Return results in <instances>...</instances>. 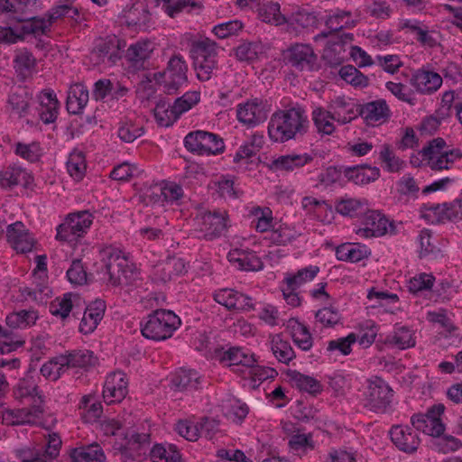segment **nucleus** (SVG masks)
Wrapping results in <instances>:
<instances>
[{"instance_id":"obj_1","label":"nucleus","mask_w":462,"mask_h":462,"mask_svg":"<svg viewBox=\"0 0 462 462\" xmlns=\"http://www.w3.org/2000/svg\"><path fill=\"white\" fill-rule=\"evenodd\" d=\"M308 124L304 111L300 108L280 110L270 118L268 135L274 143H285L305 133Z\"/></svg>"},{"instance_id":"obj_2","label":"nucleus","mask_w":462,"mask_h":462,"mask_svg":"<svg viewBox=\"0 0 462 462\" xmlns=\"http://www.w3.org/2000/svg\"><path fill=\"white\" fill-rule=\"evenodd\" d=\"M180 324V319L173 311L160 309L141 323V332L148 339L162 341L170 338Z\"/></svg>"},{"instance_id":"obj_3","label":"nucleus","mask_w":462,"mask_h":462,"mask_svg":"<svg viewBox=\"0 0 462 462\" xmlns=\"http://www.w3.org/2000/svg\"><path fill=\"white\" fill-rule=\"evenodd\" d=\"M420 153L427 166L436 171L451 169L462 158V152L457 148H448L442 138L433 139Z\"/></svg>"},{"instance_id":"obj_4","label":"nucleus","mask_w":462,"mask_h":462,"mask_svg":"<svg viewBox=\"0 0 462 462\" xmlns=\"http://www.w3.org/2000/svg\"><path fill=\"white\" fill-rule=\"evenodd\" d=\"M190 56L198 79L208 80L217 69L216 44L208 39L194 41L190 48Z\"/></svg>"},{"instance_id":"obj_5","label":"nucleus","mask_w":462,"mask_h":462,"mask_svg":"<svg viewBox=\"0 0 462 462\" xmlns=\"http://www.w3.org/2000/svg\"><path fill=\"white\" fill-rule=\"evenodd\" d=\"M354 232L362 239H370L385 235H394L396 226L382 212L368 209L362 217L360 224L355 227Z\"/></svg>"},{"instance_id":"obj_6","label":"nucleus","mask_w":462,"mask_h":462,"mask_svg":"<svg viewBox=\"0 0 462 462\" xmlns=\"http://www.w3.org/2000/svg\"><path fill=\"white\" fill-rule=\"evenodd\" d=\"M188 65L180 54L173 55L163 72L155 73L154 80L163 85L164 90L172 94L188 82Z\"/></svg>"},{"instance_id":"obj_7","label":"nucleus","mask_w":462,"mask_h":462,"mask_svg":"<svg viewBox=\"0 0 462 462\" xmlns=\"http://www.w3.org/2000/svg\"><path fill=\"white\" fill-rule=\"evenodd\" d=\"M330 37L322 53V58L331 66H338L346 60L347 51L354 41L352 33L334 34L321 32L314 37L315 42Z\"/></svg>"},{"instance_id":"obj_8","label":"nucleus","mask_w":462,"mask_h":462,"mask_svg":"<svg viewBox=\"0 0 462 462\" xmlns=\"http://www.w3.org/2000/svg\"><path fill=\"white\" fill-rule=\"evenodd\" d=\"M184 145L198 155L217 154L225 148L223 140L217 134L200 130L189 133L184 138Z\"/></svg>"},{"instance_id":"obj_9","label":"nucleus","mask_w":462,"mask_h":462,"mask_svg":"<svg viewBox=\"0 0 462 462\" xmlns=\"http://www.w3.org/2000/svg\"><path fill=\"white\" fill-rule=\"evenodd\" d=\"M105 256L100 279L116 286L121 283L123 278L127 277L130 271L129 261L120 251L114 249L105 252Z\"/></svg>"},{"instance_id":"obj_10","label":"nucleus","mask_w":462,"mask_h":462,"mask_svg":"<svg viewBox=\"0 0 462 462\" xmlns=\"http://www.w3.org/2000/svg\"><path fill=\"white\" fill-rule=\"evenodd\" d=\"M92 222L93 217L88 211L71 213L58 226L56 237L66 242L76 241L87 233Z\"/></svg>"},{"instance_id":"obj_11","label":"nucleus","mask_w":462,"mask_h":462,"mask_svg":"<svg viewBox=\"0 0 462 462\" xmlns=\"http://www.w3.org/2000/svg\"><path fill=\"white\" fill-rule=\"evenodd\" d=\"M444 411V404L436 403L430 407L426 413L414 414L411 418V422L416 430L429 436L439 437L445 431V424L442 421Z\"/></svg>"},{"instance_id":"obj_12","label":"nucleus","mask_w":462,"mask_h":462,"mask_svg":"<svg viewBox=\"0 0 462 462\" xmlns=\"http://www.w3.org/2000/svg\"><path fill=\"white\" fill-rule=\"evenodd\" d=\"M283 57L299 71H313L318 68V56L310 44H293L284 51Z\"/></svg>"},{"instance_id":"obj_13","label":"nucleus","mask_w":462,"mask_h":462,"mask_svg":"<svg viewBox=\"0 0 462 462\" xmlns=\"http://www.w3.org/2000/svg\"><path fill=\"white\" fill-rule=\"evenodd\" d=\"M197 229L206 239H214L223 234L227 227L226 211H201L194 219Z\"/></svg>"},{"instance_id":"obj_14","label":"nucleus","mask_w":462,"mask_h":462,"mask_svg":"<svg viewBox=\"0 0 462 462\" xmlns=\"http://www.w3.org/2000/svg\"><path fill=\"white\" fill-rule=\"evenodd\" d=\"M259 360V357L252 351L242 347H231L225 351L220 358V362L226 366L231 367L235 373L246 377V374Z\"/></svg>"},{"instance_id":"obj_15","label":"nucleus","mask_w":462,"mask_h":462,"mask_svg":"<svg viewBox=\"0 0 462 462\" xmlns=\"http://www.w3.org/2000/svg\"><path fill=\"white\" fill-rule=\"evenodd\" d=\"M267 116L265 105L258 98L249 99L236 106L237 120L247 128L262 124L266 120Z\"/></svg>"},{"instance_id":"obj_16","label":"nucleus","mask_w":462,"mask_h":462,"mask_svg":"<svg viewBox=\"0 0 462 462\" xmlns=\"http://www.w3.org/2000/svg\"><path fill=\"white\" fill-rule=\"evenodd\" d=\"M128 393V378L122 371L108 374L103 386V399L106 404L121 402Z\"/></svg>"},{"instance_id":"obj_17","label":"nucleus","mask_w":462,"mask_h":462,"mask_svg":"<svg viewBox=\"0 0 462 462\" xmlns=\"http://www.w3.org/2000/svg\"><path fill=\"white\" fill-rule=\"evenodd\" d=\"M443 79L438 72L429 67L415 70L410 79L411 86L421 95H432L442 86Z\"/></svg>"},{"instance_id":"obj_18","label":"nucleus","mask_w":462,"mask_h":462,"mask_svg":"<svg viewBox=\"0 0 462 462\" xmlns=\"http://www.w3.org/2000/svg\"><path fill=\"white\" fill-rule=\"evenodd\" d=\"M365 406L374 411H383L391 402L392 390L382 379L368 383L365 392Z\"/></svg>"},{"instance_id":"obj_19","label":"nucleus","mask_w":462,"mask_h":462,"mask_svg":"<svg viewBox=\"0 0 462 462\" xmlns=\"http://www.w3.org/2000/svg\"><path fill=\"white\" fill-rule=\"evenodd\" d=\"M213 298L216 302L228 310L249 311L254 308V302L251 297L229 288L216 291Z\"/></svg>"},{"instance_id":"obj_20","label":"nucleus","mask_w":462,"mask_h":462,"mask_svg":"<svg viewBox=\"0 0 462 462\" xmlns=\"http://www.w3.org/2000/svg\"><path fill=\"white\" fill-rule=\"evenodd\" d=\"M42 413L43 410L39 404H33L31 408L7 409L2 412V422L10 426L36 424Z\"/></svg>"},{"instance_id":"obj_21","label":"nucleus","mask_w":462,"mask_h":462,"mask_svg":"<svg viewBox=\"0 0 462 462\" xmlns=\"http://www.w3.org/2000/svg\"><path fill=\"white\" fill-rule=\"evenodd\" d=\"M6 237L11 246L18 253L31 252L35 245L34 237L20 221L7 226Z\"/></svg>"},{"instance_id":"obj_22","label":"nucleus","mask_w":462,"mask_h":462,"mask_svg":"<svg viewBox=\"0 0 462 462\" xmlns=\"http://www.w3.org/2000/svg\"><path fill=\"white\" fill-rule=\"evenodd\" d=\"M183 196V189L179 184L162 180L153 184L147 192V197L153 203L163 205L180 200Z\"/></svg>"},{"instance_id":"obj_23","label":"nucleus","mask_w":462,"mask_h":462,"mask_svg":"<svg viewBox=\"0 0 462 462\" xmlns=\"http://www.w3.org/2000/svg\"><path fill=\"white\" fill-rule=\"evenodd\" d=\"M301 208L307 216L323 224H330L334 218L332 207L324 199L306 196L301 199Z\"/></svg>"},{"instance_id":"obj_24","label":"nucleus","mask_w":462,"mask_h":462,"mask_svg":"<svg viewBox=\"0 0 462 462\" xmlns=\"http://www.w3.org/2000/svg\"><path fill=\"white\" fill-rule=\"evenodd\" d=\"M313 159V155L308 152H291L273 158L269 168L275 171H293L310 164Z\"/></svg>"},{"instance_id":"obj_25","label":"nucleus","mask_w":462,"mask_h":462,"mask_svg":"<svg viewBox=\"0 0 462 462\" xmlns=\"http://www.w3.org/2000/svg\"><path fill=\"white\" fill-rule=\"evenodd\" d=\"M287 30L295 33L304 29L314 28L318 24L316 14L303 7H295L286 15Z\"/></svg>"},{"instance_id":"obj_26","label":"nucleus","mask_w":462,"mask_h":462,"mask_svg":"<svg viewBox=\"0 0 462 462\" xmlns=\"http://www.w3.org/2000/svg\"><path fill=\"white\" fill-rule=\"evenodd\" d=\"M328 109L338 125H346L357 116L355 103L345 97H337L332 99L328 106Z\"/></svg>"},{"instance_id":"obj_27","label":"nucleus","mask_w":462,"mask_h":462,"mask_svg":"<svg viewBox=\"0 0 462 462\" xmlns=\"http://www.w3.org/2000/svg\"><path fill=\"white\" fill-rule=\"evenodd\" d=\"M390 435L393 444L404 452L412 453L420 445L418 435L408 426H393L391 429Z\"/></svg>"},{"instance_id":"obj_28","label":"nucleus","mask_w":462,"mask_h":462,"mask_svg":"<svg viewBox=\"0 0 462 462\" xmlns=\"http://www.w3.org/2000/svg\"><path fill=\"white\" fill-rule=\"evenodd\" d=\"M343 176L356 185H366L379 179L380 169L367 164L343 167Z\"/></svg>"},{"instance_id":"obj_29","label":"nucleus","mask_w":462,"mask_h":462,"mask_svg":"<svg viewBox=\"0 0 462 462\" xmlns=\"http://www.w3.org/2000/svg\"><path fill=\"white\" fill-rule=\"evenodd\" d=\"M360 115L367 125H375L384 123L391 115L390 108L383 99H378L365 104Z\"/></svg>"},{"instance_id":"obj_30","label":"nucleus","mask_w":462,"mask_h":462,"mask_svg":"<svg viewBox=\"0 0 462 462\" xmlns=\"http://www.w3.org/2000/svg\"><path fill=\"white\" fill-rule=\"evenodd\" d=\"M106 304L101 300L91 302L86 308L79 324V331L85 335L92 333L102 320Z\"/></svg>"},{"instance_id":"obj_31","label":"nucleus","mask_w":462,"mask_h":462,"mask_svg":"<svg viewBox=\"0 0 462 462\" xmlns=\"http://www.w3.org/2000/svg\"><path fill=\"white\" fill-rule=\"evenodd\" d=\"M120 58L119 49L114 41L101 40L91 52L95 64L113 65Z\"/></svg>"},{"instance_id":"obj_32","label":"nucleus","mask_w":462,"mask_h":462,"mask_svg":"<svg viewBox=\"0 0 462 462\" xmlns=\"http://www.w3.org/2000/svg\"><path fill=\"white\" fill-rule=\"evenodd\" d=\"M40 103V118L45 124L52 123L58 116L60 104L56 94L51 89H45L38 96Z\"/></svg>"},{"instance_id":"obj_33","label":"nucleus","mask_w":462,"mask_h":462,"mask_svg":"<svg viewBox=\"0 0 462 462\" xmlns=\"http://www.w3.org/2000/svg\"><path fill=\"white\" fill-rule=\"evenodd\" d=\"M14 396L20 402H32L33 404L42 405V396L38 393L37 384L32 375L22 378L14 388Z\"/></svg>"},{"instance_id":"obj_34","label":"nucleus","mask_w":462,"mask_h":462,"mask_svg":"<svg viewBox=\"0 0 462 462\" xmlns=\"http://www.w3.org/2000/svg\"><path fill=\"white\" fill-rule=\"evenodd\" d=\"M370 254V249L360 243H344L336 248L337 259L344 262L357 263Z\"/></svg>"},{"instance_id":"obj_35","label":"nucleus","mask_w":462,"mask_h":462,"mask_svg":"<svg viewBox=\"0 0 462 462\" xmlns=\"http://www.w3.org/2000/svg\"><path fill=\"white\" fill-rule=\"evenodd\" d=\"M227 259L241 271H258L263 267L260 258L252 252L234 249L228 253Z\"/></svg>"},{"instance_id":"obj_36","label":"nucleus","mask_w":462,"mask_h":462,"mask_svg":"<svg viewBox=\"0 0 462 462\" xmlns=\"http://www.w3.org/2000/svg\"><path fill=\"white\" fill-rule=\"evenodd\" d=\"M384 343L400 350L413 347L416 345L415 332L408 327H397L386 336Z\"/></svg>"},{"instance_id":"obj_37","label":"nucleus","mask_w":462,"mask_h":462,"mask_svg":"<svg viewBox=\"0 0 462 462\" xmlns=\"http://www.w3.org/2000/svg\"><path fill=\"white\" fill-rule=\"evenodd\" d=\"M143 134V127L134 115H128L118 124L117 135L125 143H132Z\"/></svg>"},{"instance_id":"obj_38","label":"nucleus","mask_w":462,"mask_h":462,"mask_svg":"<svg viewBox=\"0 0 462 462\" xmlns=\"http://www.w3.org/2000/svg\"><path fill=\"white\" fill-rule=\"evenodd\" d=\"M288 327L295 345L303 351H309L313 346V337L309 328L297 319H291Z\"/></svg>"},{"instance_id":"obj_39","label":"nucleus","mask_w":462,"mask_h":462,"mask_svg":"<svg viewBox=\"0 0 462 462\" xmlns=\"http://www.w3.org/2000/svg\"><path fill=\"white\" fill-rule=\"evenodd\" d=\"M336 210L345 217H363L368 210V202L365 199L346 198L336 204Z\"/></svg>"},{"instance_id":"obj_40","label":"nucleus","mask_w":462,"mask_h":462,"mask_svg":"<svg viewBox=\"0 0 462 462\" xmlns=\"http://www.w3.org/2000/svg\"><path fill=\"white\" fill-rule=\"evenodd\" d=\"M88 102V91L82 84L72 85L68 92L67 109L71 114H79Z\"/></svg>"},{"instance_id":"obj_41","label":"nucleus","mask_w":462,"mask_h":462,"mask_svg":"<svg viewBox=\"0 0 462 462\" xmlns=\"http://www.w3.org/2000/svg\"><path fill=\"white\" fill-rule=\"evenodd\" d=\"M378 158L383 169L388 172H399L406 166L405 162L397 156L393 148L388 143H383L380 147Z\"/></svg>"},{"instance_id":"obj_42","label":"nucleus","mask_w":462,"mask_h":462,"mask_svg":"<svg viewBox=\"0 0 462 462\" xmlns=\"http://www.w3.org/2000/svg\"><path fill=\"white\" fill-rule=\"evenodd\" d=\"M312 120L318 133L330 135L336 131V120L328 109L316 106L312 111Z\"/></svg>"},{"instance_id":"obj_43","label":"nucleus","mask_w":462,"mask_h":462,"mask_svg":"<svg viewBox=\"0 0 462 462\" xmlns=\"http://www.w3.org/2000/svg\"><path fill=\"white\" fill-rule=\"evenodd\" d=\"M73 462H105L106 456L98 444L77 448L71 452Z\"/></svg>"},{"instance_id":"obj_44","label":"nucleus","mask_w":462,"mask_h":462,"mask_svg":"<svg viewBox=\"0 0 462 462\" xmlns=\"http://www.w3.org/2000/svg\"><path fill=\"white\" fill-rule=\"evenodd\" d=\"M270 346L273 356L281 363L288 364L295 357V353L290 342L280 334L270 337Z\"/></svg>"},{"instance_id":"obj_45","label":"nucleus","mask_w":462,"mask_h":462,"mask_svg":"<svg viewBox=\"0 0 462 462\" xmlns=\"http://www.w3.org/2000/svg\"><path fill=\"white\" fill-rule=\"evenodd\" d=\"M32 176L20 167H9L0 171V185L4 188H10L19 184H29Z\"/></svg>"},{"instance_id":"obj_46","label":"nucleus","mask_w":462,"mask_h":462,"mask_svg":"<svg viewBox=\"0 0 462 462\" xmlns=\"http://www.w3.org/2000/svg\"><path fill=\"white\" fill-rule=\"evenodd\" d=\"M319 273L317 265H309L298 270L296 273H287L283 283L291 287L300 288V286L313 281Z\"/></svg>"},{"instance_id":"obj_47","label":"nucleus","mask_w":462,"mask_h":462,"mask_svg":"<svg viewBox=\"0 0 462 462\" xmlns=\"http://www.w3.org/2000/svg\"><path fill=\"white\" fill-rule=\"evenodd\" d=\"M286 15L281 12V6L278 3L267 2L260 5L258 9L259 18L267 23L273 25H282L286 23Z\"/></svg>"},{"instance_id":"obj_48","label":"nucleus","mask_w":462,"mask_h":462,"mask_svg":"<svg viewBox=\"0 0 462 462\" xmlns=\"http://www.w3.org/2000/svg\"><path fill=\"white\" fill-rule=\"evenodd\" d=\"M221 408L224 416L235 423L241 422L248 413L247 405L235 398L224 401Z\"/></svg>"},{"instance_id":"obj_49","label":"nucleus","mask_w":462,"mask_h":462,"mask_svg":"<svg viewBox=\"0 0 462 462\" xmlns=\"http://www.w3.org/2000/svg\"><path fill=\"white\" fill-rule=\"evenodd\" d=\"M420 217L430 224L449 221L448 203L423 205L420 208Z\"/></svg>"},{"instance_id":"obj_50","label":"nucleus","mask_w":462,"mask_h":462,"mask_svg":"<svg viewBox=\"0 0 462 462\" xmlns=\"http://www.w3.org/2000/svg\"><path fill=\"white\" fill-rule=\"evenodd\" d=\"M291 383L302 392L318 394L322 391V384L316 378L293 371L290 374Z\"/></svg>"},{"instance_id":"obj_51","label":"nucleus","mask_w":462,"mask_h":462,"mask_svg":"<svg viewBox=\"0 0 462 462\" xmlns=\"http://www.w3.org/2000/svg\"><path fill=\"white\" fill-rule=\"evenodd\" d=\"M82 411V417L87 422H94L99 419L103 412L102 404L96 400L95 395L88 394L81 398L79 405Z\"/></svg>"},{"instance_id":"obj_52","label":"nucleus","mask_w":462,"mask_h":462,"mask_svg":"<svg viewBox=\"0 0 462 462\" xmlns=\"http://www.w3.org/2000/svg\"><path fill=\"white\" fill-rule=\"evenodd\" d=\"M38 315L34 310H20L9 314L5 320L9 328L14 329H23L35 324Z\"/></svg>"},{"instance_id":"obj_53","label":"nucleus","mask_w":462,"mask_h":462,"mask_svg":"<svg viewBox=\"0 0 462 462\" xmlns=\"http://www.w3.org/2000/svg\"><path fill=\"white\" fill-rule=\"evenodd\" d=\"M14 63L16 71L23 77H27L35 70L36 59L28 50L18 49L15 51Z\"/></svg>"},{"instance_id":"obj_54","label":"nucleus","mask_w":462,"mask_h":462,"mask_svg":"<svg viewBox=\"0 0 462 462\" xmlns=\"http://www.w3.org/2000/svg\"><path fill=\"white\" fill-rule=\"evenodd\" d=\"M30 99L28 92L23 88L12 93L8 98L10 113L18 117L23 116L27 113Z\"/></svg>"},{"instance_id":"obj_55","label":"nucleus","mask_w":462,"mask_h":462,"mask_svg":"<svg viewBox=\"0 0 462 462\" xmlns=\"http://www.w3.org/2000/svg\"><path fill=\"white\" fill-rule=\"evenodd\" d=\"M67 171L75 180H81L86 174L87 162L81 151L74 150L67 161Z\"/></svg>"},{"instance_id":"obj_56","label":"nucleus","mask_w":462,"mask_h":462,"mask_svg":"<svg viewBox=\"0 0 462 462\" xmlns=\"http://www.w3.org/2000/svg\"><path fill=\"white\" fill-rule=\"evenodd\" d=\"M249 216L253 217V223L258 232H266L273 227V212L267 207H253L249 210Z\"/></svg>"},{"instance_id":"obj_57","label":"nucleus","mask_w":462,"mask_h":462,"mask_svg":"<svg viewBox=\"0 0 462 462\" xmlns=\"http://www.w3.org/2000/svg\"><path fill=\"white\" fill-rule=\"evenodd\" d=\"M300 232L294 226L280 224L273 226L269 234V239L276 245H286L296 239Z\"/></svg>"},{"instance_id":"obj_58","label":"nucleus","mask_w":462,"mask_h":462,"mask_svg":"<svg viewBox=\"0 0 462 462\" xmlns=\"http://www.w3.org/2000/svg\"><path fill=\"white\" fill-rule=\"evenodd\" d=\"M342 316L339 310L333 307H324L315 314V325L322 328H334L341 323Z\"/></svg>"},{"instance_id":"obj_59","label":"nucleus","mask_w":462,"mask_h":462,"mask_svg":"<svg viewBox=\"0 0 462 462\" xmlns=\"http://www.w3.org/2000/svg\"><path fill=\"white\" fill-rule=\"evenodd\" d=\"M288 444L291 451L298 456L304 455L314 448L312 436L300 431L293 432L289 437Z\"/></svg>"},{"instance_id":"obj_60","label":"nucleus","mask_w":462,"mask_h":462,"mask_svg":"<svg viewBox=\"0 0 462 462\" xmlns=\"http://www.w3.org/2000/svg\"><path fill=\"white\" fill-rule=\"evenodd\" d=\"M152 462H181L180 454L174 445H155L151 451Z\"/></svg>"},{"instance_id":"obj_61","label":"nucleus","mask_w":462,"mask_h":462,"mask_svg":"<svg viewBox=\"0 0 462 462\" xmlns=\"http://www.w3.org/2000/svg\"><path fill=\"white\" fill-rule=\"evenodd\" d=\"M199 376L195 370L181 369L172 378V384L180 391L196 389Z\"/></svg>"},{"instance_id":"obj_62","label":"nucleus","mask_w":462,"mask_h":462,"mask_svg":"<svg viewBox=\"0 0 462 462\" xmlns=\"http://www.w3.org/2000/svg\"><path fill=\"white\" fill-rule=\"evenodd\" d=\"M67 362L63 355L55 356L43 364L41 368V373L44 377L55 381L60 378V374L68 368Z\"/></svg>"},{"instance_id":"obj_63","label":"nucleus","mask_w":462,"mask_h":462,"mask_svg":"<svg viewBox=\"0 0 462 462\" xmlns=\"http://www.w3.org/2000/svg\"><path fill=\"white\" fill-rule=\"evenodd\" d=\"M173 105L171 106L166 102H159L154 108V117L161 126L171 125L179 117Z\"/></svg>"},{"instance_id":"obj_64","label":"nucleus","mask_w":462,"mask_h":462,"mask_svg":"<svg viewBox=\"0 0 462 462\" xmlns=\"http://www.w3.org/2000/svg\"><path fill=\"white\" fill-rule=\"evenodd\" d=\"M76 300H79L77 295L66 293L61 298H57L51 302L50 311L55 316L65 319L69 315Z\"/></svg>"}]
</instances>
